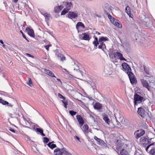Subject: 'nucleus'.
I'll return each mask as SVG.
<instances>
[{
  "instance_id": "nucleus-45",
  "label": "nucleus",
  "mask_w": 155,
  "mask_h": 155,
  "mask_svg": "<svg viewBox=\"0 0 155 155\" xmlns=\"http://www.w3.org/2000/svg\"><path fill=\"white\" fill-rule=\"evenodd\" d=\"M25 55L26 56H28V57H31L33 58H34V57L33 56L29 54L28 53H26L25 54Z\"/></svg>"
},
{
  "instance_id": "nucleus-11",
  "label": "nucleus",
  "mask_w": 155,
  "mask_h": 155,
  "mask_svg": "<svg viewBox=\"0 0 155 155\" xmlns=\"http://www.w3.org/2000/svg\"><path fill=\"white\" fill-rule=\"evenodd\" d=\"M114 115L115 118L116 119L117 118L119 119V120L121 122L122 120L123 117L120 115L119 111L117 109H114Z\"/></svg>"
},
{
  "instance_id": "nucleus-37",
  "label": "nucleus",
  "mask_w": 155,
  "mask_h": 155,
  "mask_svg": "<svg viewBox=\"0 0 155 155\" xmlns=\"http://www.w3.org/2000/svg\"><path fill=\"white\" fill-rule=\"evenodd\" d=\"M28 82L27 83L28 85L30 87H31L32 86V82L31 81V80L30 78H28Z\"/></svg>"
},
{
  "instance_id": "nucleus-29",
  "label": "nucleus",
  "mask_w": 155,
  "mask_h": 155,
  "mask_svg": "<svg viewBox=\"0 0 155 155\" xmlns=\"http://www.w3.org/2000/svg\"><path fill=\"white\" fill-rule=\"evenodd\" d=\"M88 127L87 125L84 124L83 127V131L84 133H87L88 132Z\"/></svg>"
},
{
  "instance_id": "nucleus-49",
  "label": "nucleus",
  "mask_w": 155,
  "mask_h": 155,
  "mask_svg": "<svg viewBox=\"0 0 155 155\" xmlns=\"http://www.w3.org/2000/svg\"><path fill=\"white\" fill-rule=\"evenodd\" d=\"M116 20L117 19H115L114 18H112V19H111V20L110 21L111 22V23L113 24L114 23V22H116Z\"/></svg>"
},
{
  "instance_id": "nucleus-25",
  "label": "nucleus",
  "mask_w": 155,
  "mask_h": 155,
  "mask_svg": "<svg viewBox=\"0 0 155 155\" xmlns=\"http://www.w3.org/2000/svg\"><path fill=\"white\" fill-rule=\"evenodd\" d=\"M125 12L127 13L130 17L132 18L131 14L130 12V7L128 6H127L125 8Z\"/></svg>"
},
{
  "instance_id": "nucleus-17",
  "label": "nucleus",
  "mask_w": 155,
  "mask_h": 155,
  "mask_svg": "<svg viewBox=\"0 0 155 155\" xmlns=\"http://www.w3.org/2000/svg\"><path fill=\"white\" fill-rule=\"evenodd\" d=\"M114 55L118 57L119 59L121 60L126 61V60L123 56V54L119 52H116L114 53Z\"/></svg>"
},
{
  "instance_id": "nucleus-46",
  "label": "nucleus",
  "mask_w": 155,
  "mask_h": 155,
  "mask_svg": "<svg viewBox=\"0 0 155 155\" xmlns=\"http://www.w3.org/2000/svg\"><path fill=\"white\" fill-rule=\"evenodd\" d=\"M12 113H13L15 115H17L18 114V112L16 110H14Z\"/></svg>"
},
{
  "instance_id": "nucleus-63",
  "label": "nucleus",
  "mask_w": 155,
  "mask_h": 155,
  "mask_svg": "<svg viewBox=\"0 0 155 155\" xmlns=\"http://www.w3.org/2000/svg\"><path fill=\"white\" fill-rule=\"evenodd\" d=\"M14 1L15 2H16L18 1V0H14Z\"/></svg>"
},
{
  "instance_id": "nucleus-7",
  "label": "nucleus",
  "mask_w": 155,
  "mask_h": 155,
  "mask_svg": "<svg viewBox=\"0 0 155 155\" xmlns=\"http://www.w3.org/2000/svg\"><path fill=\"white\" fill-rule=\"evenodd\" d=\"M119 147H122L120 152V155H129L127 151L124 149V148H126L127 147V144L123 145L121 147L120 145H120H118L117 147L119 148H120Z\"/></svg>"
},
{
  "instance_id": "nucleus-2",
  "label": "nucleus",
  "mask_w": 155,
  "mask_h": 155,
  "mask_svg": "<svg viewBox=\"0 0 155 155\" xmlns=\"http://www.w3.org/2000/svg\"><path fill=\"white\" fill-rule=\"evenodd\" d=\"M54 152L56 155H71V153H69L64 147L62 149H56L54 150Z\"/></svg>"
},
{
  "instance_id": "nucleus-4",
  "label": "nucleus",
  "mask_w": 155,
  "mask_h": 155,
  "mask_svg": "<svg viewBox=\"0 0 155 155\" xmlns=\"http://www.w3.org/2000/svg\"><path fill=\"white\" fill-rule=\"evenodd\" d=\"M140 81L143 86L146 88L148 91L150 90V88H153L152 85V84H153V82H150V84H149L147 81L143 79H141Z\"/></svg>"
},
{
  "instance_id": "nucleus-5",
  "label": "nucleus",
  "mask_w": 155,
  "mask_h": 155,
  "mask_svg": "<svg viewBox=\"0 0 155 155\" xmlns=\"http://www.w3.org/2000/svg\"><path fill=\"white\" fill-rule=\"evenodd\" d=\"M122 66L123 68V70L128 74L131 72V69L128 64L126 63H122Z\"/></svg>"
},
{
  "instance_id": "nucleus-41",
  "label": "nucleus",
  "mask_w": 155,
  "mask_h": 155,
  "mask_svg": "<svg viewBox=\"0 0 155 155\" xmlns=\"http://www.w3.org/2000/svg\"><path fill=\"white\" fill-rule=\"evenodd\" d=\"M36 130L37 132L40 133V134L42 133V132H43V130L41 128H36Z\"/></svg>"
},
{
  "instance_id": "nucleus-31",
  "label": "nucleus",
  "mask_w": 155,
  "mask_h": 155,
  "mask_svg": "<svg viewBox=\"0 0 155 155\" xmlns=\"http://www.w3.org/2000/svg\"><path fill=\"white\" fill-rule=\"evenodd\" d=\"M48 146L51 149H53L56 147V146L55 144H52V143H49L48 144Z\"/></svg>"
},
{
  "instance_id": "nucleus-27",
  "label": "nucleus",
  "mask_w": 155,
  "mask_h": 155,
  "mask_svg": "<svg viewBox=\"0 0 155 155\" xmlns=\"http://www.w3.org/2000/svg\"><path fill=\"white\" fill-rule=\"evenodd\" d=\"M113 24L115 26L119 28H121L122 27V25L120 23L118 20H117L116 22H114Z\"/></svg>"
},
{
  "instance_id": "nucleus-21",
  "label": "nucleus",
  "mask_w": 155,
  "mask_h": 155,
  "mask_svg": "<svg viewBox=\"0 0 155 155\" xmlns=\"http://www.w3.org/2000/svg\"><path fill=\"white\" fill-rule=\"evenodd\" d=\"M103 119L104 120L105 122L108 124L109 125L110 122V120L109 119L108 116L105 114L103 115H102Z\"/></svg>"
},
{
  "instance_id": "nucleus-3",
  "label": "nucleus",
  "mask_w": 155,
  "mask_h": 155,
  "mask_svg": "<svg viewBox=\"0 0 155 155\" xmlns=\"http://www.w3.org/2000/svg\"><path fill=\"white\" fill-rule=\"evenodd\" d=\"M143 99V97L140 95L137 94H135L134 97V105H137L138 104L141 103Z\"/></svg>"
},
{
  "instance_id": "nucleus-33",
  "label": "nucleus",
  "mask_w": 155,
  "mask_h": 155,
  "mask_svg": "<svg viewBox=\"0 0 155 155\" xmlns=\"http://www.w3.org/2000/svg\"><path fill=\"white\" fill-rule=\"evenodd\" d=\"M69 10L64 8V10L62 11L61 15H64L66 13H67Z\"/></svg>"
},
{
  "instance_id": "nucleus-60",
  "label": "nucleus",
  "mask_w": 155,
  "mask_h": 155,
  "mask_svg": "<svg viewBox=\"0 0 155 155\" xmlns=\"http://www.w3.org/2000/svg\"><path fill=\"white\" fill-rule=\"evenodd\" d=\"M0 42L2 44H4V42L2 40H0Z\"/></svg>"
},
{
  "instance_id": "nucleus-30",
  "label": "nucleus",
  "mask_w": 155,
  "mask_h": 155,
  "mask_svg": "<svg viewBox=\"0 0 155 155\" xmlns=\"http://www.w3.org/2000/svg\"><path fill=\"white\" fill-rule=\"evenodd\" d=\"M144 70L146 74L149 75V76H147L148 77H150L152 76V75L149 73V71L148 68H146L145 66H144Z\"/></svg>"
},
{
  "instance_id": "nucleus-22",
  "label": "nucleus",
  "mask_w": 155,
  "mask_h": 155,
  "mask_svg": "<svg viewBox=\"0 0 155 155\" xmlns=\"http://www.w3.org/2000/svg\"><path fill=\"white\" fill-rule=\"evenodd\" d=\"M63 7L62 5H60L58 6H55L54 8V12L56 13H58L63 8Z\"/></svg>"
},
{
  "instance_id": "nucleus-36",
  "label": "nucleus",
  "mask_w": 155,
  "mask_h": 155,
  "mask_svg": "<svg viewBox=\"0 0 155 155\" xmlns=\"http://www.w3.org/2000/svg\"><path fill=\"white\" fill-rule=\"evenodd\" d=\"M93 44L94 45V46H95L97 48V45L99 44V41H94L93 42Z\"/></svg>"
},
{
  "instance_id": "nucleus-55",
  "label": "nucleus",
  "mask_w": 155,
  "mask_h": 155,
  "mask_svg": "<svg viewBox=\"0 0 155 155\" xmlns=\"http://www.w3.org/2000/svg\"><path fill=\"white\" fill-rule=\"evenodd\" d=\"M9 130L10 131H12V132H13V133H15V130L14 129H12V128H11L9 129Z\"/></svg>"
},
{
  "instance_id": "nucleus-59",
  "label": "nucleus",
  "mask_w": 155,
  "mask_h": 155,
  "mask_svg": "<svg viewBox=\"0 0 155 155\" xmlns=\"http://www.w3.org/2000/svg\"><path fill=\"white\" fill-rule=\"evenodd\" d=\"M57 79V80L58 81H59L60 83H61V84L62 82H61V81L60 80V79H58V78H57V79Z\"/></svg>"
},
{
  "instance_id": "nucleus-50",
  "label": "nucleus",
  "mask_w": 155,
  "mask_h": 155,
  "mask_svg": "<svg viewBox=\"0 0 155 155\" xmlns=\"http://www.w3.org/2000/svg\"><path fill=\"white\" fill-rule=\"evenodd\" d=\"M102 46L103 47V50L104 48H106V46L103 43H102Z\"/></svg>"
},
{
  "instance_id": "nucleus-39",
  "label": "nucleus",
  "mask_w": 155,
  "mask_h": 155,
  "mask_svg": "<svg viewBox=\"0 0 155 155\" xmlns=\"http://www.w3.org/2000/svg\"><path fill=\"white\" fill-rule=\"evenodd\" d=\"M74 70H76L77 71H78L81 73L80 70L79 69V66L78 64H76L75 65V67H74Z\"/></svg>"
},
{
  "instance_id": "nucleus-42",
  "label": "nucleus",
  "mask_w": 155,
  "mask_h": 155,
  "mask_svg": "<svg viewBox=\"0 0 155 155\" xmlns=\"http://www.w3.org/2000/svg\"><path fill=\"white\" fill-rule=\"evenodd\" d=\"M150 153L153 155H155V149H151L150 151Z\"/></svg>"
},
{
  "instance_id": "nucleus-15",
  "label": "nucleus",
  "mask_w": 155,
  "mask_h": 155,
  "mask_svg": "<svg viewBox=\"0 0 155 155\" xmlns=\"http://www.w3.org/2000/svg\"><path fill=\"white\" fill-rule=\"evenodd\" d=\"M26 30L28 32V34L32 37H34L35 34L33 30L30 27H27Z\"/></svg>"
},
{
  "instance_id": "nucleus-12",
  "label": "nucleus",
  "mask_w": 155,
  "mask_h": 155,
  "mask_svg": "<svg viewBox=\"0 0 155 155\" xmlns=\"http://www.w3.org/2000/svg\"><path fill=\"white\" fill-rule=\"evenodd\" d=\"M140 143L143 145V146L146 147V145L149 143V141L146 138L144 137H141L140 139Z\"/></svg>"
},
{
  "instance_id": "nucleus-28",
  "label": "nucleus",
  "mask_w": 155,
  "mask_h": 155,
  "mask_svg": "<svg viewBox=\"0 0 155 155\" xmlns=\"http://www.w3.org/2000/svg\"><path fill=\"white\" fill-rule=\"evenodd\" d=\"M108 38L107 37H101L99 38V43H103L102 42L103 41H108Z\"/></svg>"
},
{
  "instance_id": "nucleus-57",
  "label": "nucleus",
  "mask_w": 155,
  "mask_h": 155,
  "mask_svg": "<svg viewBox=\"0 0 155 155\" xmlns=\"http://www.w3.org/2000/svg\"><path fill=\"white\" fill-rule=\"evenodd\" d=\"M59 94L61 96V97H60L63 99L64 100L65 98L62 95L60 94L59 93L58 94Z\"/></svg>"
},
{
  "instance_id": "nucleus-20",
  "label": "nucleus",
  "mask_w": 155,
  "mask_h": 155,
  "mask_svg": "<svg viewBox=\"0 0 155 155\" xmlns=\"http://www.w3.org/2000/svg\"><path fill=\"white\" fill-rule=\"evenodd\" d=\"M83 35L82 39L85 40H87L89 41L90 39L89 35L86 33H84L82 34Z\"/></svg>"
},
{
  "instance_id": "nucleus-8",
  "label": "nucleus",
  "mask_w": 155,
  "mask_h": 155,
  "mask_svg": "<svg viewBox=\"0 0 155 155\" xmlns=\"http://www.w3.org/2000/svg\"><path fill=\"white\" fill-rule=\"evenodd\" d=\"M67 16L70 19L75 18L78 17V13L77 12H69Z\"/></svg>"
},
{
  "instance_id": "nucleus-43",
  "label": "nucleus",
  "mask_w": 155,
  "mask_h": 155,
  "mask_svg": "<svg viewBox=\"0 0 155 155\" xmlns=\"http://www.w3.org/2000/svg\"><path fill=\"white\" fill-rule=\"evenodd\" d=\"M62 101L64 104V107L66 108L67 105H68V102L66 101Z\"/></svg>"
},
{
  "instance_id": "nucleus-51",
  "label": "nucleus",
  "mask_w": 155,
  "mask_h": 155,
  "mask_svg": "<svg viewBox=\"0 0 155 155\" xmlns=\"http://www.w3.org/2000/svg\"><path fill=\"white\" fill-rule=\"evenodd\" d=\"M94 17L96 18L97 17L98 18H101V17L99 15H98L97 14H96L94 15Z\"/></svg>"
},
{
  "instance_id": "nucleus-26",
  "label": "nucleus",
  "mask_w": 155,
  "mask_h": 155,
  "mask_svg": "<svg viewBox=\"0 0 155 155\" xmlns=\"http://www.w3.org/2000/svg\"><path fill=\"white\" fill-rule=\"evenodd\" d=\"M57 55L58 59H60L61 61H63L65 60V57L63 54L58 53V54H57Z\"/></svg>"
},
{
  "instance_id": "nucleus-40",
  "label": "nucleus",
  "mask_w": 155,
  "mask_h": 155,
  "mask_svg": "<svg viewBox=\"0 0 155 155\" xmlns=\"http://www.w3.org/2000/svg\"><path fill=\"white\" fill-rule=\"evenodd\" d=\"M155 143V142L149 144L146 148V150L147 151L148 148L151 146L153 145Z\"/></svg>"
},
{
  "instance_id": "nucleus-53",
  "label": "nucleus",
  "mask_w": 155,
  "mask_h": 155,
  "mask_svg": "<svg viewBox=\"0 0 155 155\" xmlns=\"http://www.w3.org/2000/svg\"><path fill=\"white\" fill-rule=\"evenodd\" d=\"M74 137V138H76L77 140H78V141L80 142V138L78 137L77 136H75Z\"/></svg>"
},
{
  "instance_id": "nucleus-56",
  "label": "nucleus",
  "mask_w": 155,
  "mask_h": 155,
  "mask_svg": "<svg viewBox=\"0 0 155 155\" xmlns=\"http://www.w3.org/2000/svg\"><path fill=\"white\" fill-rule=\"evenodd\" d=\"M94 38L95 40L94 41H98V38L97 37H96L95 36H94Z\"/></svg>"
},
{
  "instance_id": "nucleus-64",
  "label": "nucleus",
  "mask_w": 155,
  "mask_h": 155,
  "mask_svg": "<svg viewBox=\"0 0 155 155\" xmlns=\"http://www.w3.org/2000/svg\"><path fill=\"white\" fill-rule=\"evenodd\" d=\"M4 48H5V45H3V46H2Z\"/></svg>"
},
{
  "instance_id": "nucleus-32",
  "label": "nucleus",
  "mask_w": 155,
  "mask_h": 155,
  "mask_svg": "<svg viewBox=\"0 0 155 155\" xmlns=\"http://www.w3.org/2000/svg\"><path fill=\"white\" fill-rule=\"evenodd\" d=\"M0 103H1L4 105H6V104H8V102L3 100L1 97H0Z\"/></svg>"
},
{
  "instance_id": "nucleus-38",
  "label": "nucleus",
  "mask_w": 155,
  "mask_h": 155,
  "mask_svg": "<svg viewBox=\"0 0 155 155\" xmlns=\"http://www.w3.org/2000/svg\"><path fill=\"white\" fill-rule=\"evenodd\" d=\"M43 141L44 143H47L49 141V140L48 138L45 137L43 138Z\"/></svg>"
},
{
  "instance_id": "nucleus-54",
  "label": "nucleus",
  "mask_w": 155,
  "mask_h": 155,
  "mask_svg": "<svg viewBox=\"0 0 155 155\" xmlns=\"http://www.w3.org/2000/svg\"><path fill=\"white\" fill-rule=\"evenodd\" d=\"M6 105H7L8 106H9V107H13V105H12L11 104L9 103L8 102V104H6Z\"/></svg>"
},
{
  "instance_id": "nucleus-6",
  "label": "nucleus",
  "mask_w": 155,
  "mask_h": 155,
  "mask_svg": "<svg viewBox=\"0 0 155 155\" xmlns=\"http://www.w3.org/2000/svg\"><path fill=\"white\" fill-rule=\"evenodd\" d=\"M145 133L144 130L143 129H140L137 130L135 132L134 134L137 139H138L141 136L143 135Z\"/></svg>"
},
{
  "instance_id": "nucleus-16",
  "label": "nucleus",
  "mask_w": 155,
  "mask_h": 155,
  "mask_svg": "<svg viewBox=\"0 0 155 155\" xmlns=\"http://www.w3.org/2000/svg\"><path fill=\"white\" fill-rule=\"evenodd\" d=\"M76 118L79 123V125L80 127H81L84 123L83 120L81 116L80 115H77L76 116Z\"/></svg>"
},
{
  "instance_id": "nucleus-10",
  "label": "nucleus",
  "mask_w": 155,
  "mask_h": 155,
  "mask_svg": "<svg viewBox=\"0 0 155 155\" xmlns=\"http://www.w3.org/2000/svg\"><path fill=\"white\" fill-rule=\"evenodd\" d=\"M94 139L97 141L98 144L101 146H103L104 147H107L106 144L101 139L98 138L96 136H94Z\"/></svg>"
},
{
  "instance_id": "nucleus-48",
  "label": "nucleus",
  "mask_w": 155,
  "mask_h": 155,
  "mask_svg": "<svg viewBox=\"0 0 155 155\" xmlns=\"http://www.w3.org/2000/svg\"><path fill=\"white\" fill-rule=\"evenodd\" d=\"M100 45H99L98 46V48L99 49H101L103 50V47L102 46V43H100Z\"/></svg>"
},
{
  "instance_id": "nucleus-14",
  "label": "nucleus",
  "mask_w": 155,
  "mask_h": 155,
  "mask_svg": "<svg viewBox=\"0 0 155 155\" xmlns=\"http://www.w3.org/2000/svg\"><path fill=\"white\" fill-rule=\"evenodd\" d=\"M111 9L112 7L108 4H106L105 5L104 12L106 14H108L110 12H111Z\"/></svg>"
},
{
  "instance_id": "nucleus-58",
  "label": "nucleus",
  "mask_w": 155,
  "mask_h": 155,
  "mask_svg": "<svg viewBox=\"0 0 155 155\" xmlns=\"http://www.w3.org/2000/svg\"><path fill=\"white\" fill-rule=\"evenodd\" d=\"M90 117L92 118V119L94 120V122H95L96 121L95 120L94 117L93 116L91 115Z\"/></svg>"
},
{
  "instance_id": "nucleus-13",
  "label": "nucleus",
  "mask_w": 155,
  "mask_h": 155,
  "mask_svg": "<svg viewBox=\"0 0 155 155\" xmlns=\"http://www.w3.org/2000/svg\"><path fill=\"white\" fill-rule=\"evenodd\" d=\"M137 113L142 117L144 118L145 117V114L144 109L141 107L138 108Z\"/></svg>"
},
{
  "instance_id": "nucleus-52",
  "label": "nucleus",
  "mask_w": 155,
  "mask_h": 155,
  "mask_svg": "<svg viewBox=\"0 0 155 155\" xmlns=\"http://www.w3.org/2000/svg\"><path fill=\"white\" fill-rule=\"evenodd\" d=\"M108 18L110 19V21H111V19H112V18H114L113 17H112L111 16V15H108Z\"/></svg>"
},
{
  "instance_id": "nucleus-34",
  "label": "nucleus",
  "mask_w": 155,
  "mask_h": 155,
  "mask_svg": "<svg viewBox=\"0 0 155 155\" xmlns=\"http://www.w3.org/2000/svg\"><path fill=\"white\" fill-rule=\"evenodd\" d=\"M43 15L44 16L45 19L49 20L50 17V15L47 13H45Z\"/></svg>"
},
{
  "instance_id": "nucleus-47",
  "label": "nucleus",
  "mask_w": 155,
  "mask_h": 155,
  "mask_svg": "<svg viewBox=\"0 0 155 155\" xmlns=\"http://www.w3.org/2000/svg\"><path fill=\"white\" fill-rule=\"evenodd\" d=\"M51 46V45H45V46L44 47H45V48L47 50V51H48L49 50V47Z\"/></svg>"
},
{
  "instance_id": "nucleus-62",
  "label": "nucleus",
  "mask_w": 155,
  "mask_h": 155,
  "mask_svg": "<svg viewBox=\"0 0 155 155\" xmlns=\"http://www.w3.org/2000/svg\"><path fill=\"white\" fill-rule=\"evenodd\" d=\"M63 69L66 72H67L68 73V71L66 70L65 68H63Z\"/></svg>"
},
{
  "instance_id": "nucleus-19",
  "label": "nucleus",
  "mask_w": 155,
  "mask_h": 155,
  "mask_svg": "<svg viewBox=\"0 0 155 155\" xmlns=\"http://www.w3.org/2000/svg\"><path fill=\"white\" fill-rule=\"evenodd\" d=\"M44 71L45 72L46 74L49 76L52 77L56 78V77L54 75V74L50 70L45 69H44Z\"/></svg>"
},
{
  "instance_id": "nucleus-9",
  "label": "nucleus",
  "mask_w": 155,
  "mask_h": 155,
  "mask_svg": "<svg viewBox=\"0 0 155 155\" xmlns=\"http://www.w3.org/2000/svg\"><path fill=\"white\" fill-rule=\"evenodd\" d=\"M131 83L132 84H135L136 83V79L134 78V74L132 72H130L128 74Z\"/></svg>"
},
{
  "instance_id": "nucleus-61",
  "label": "nucleus",
  "mask_w": 155,
  "mask_h": 155,
  "mask_svg": "<svg viewBox=\"0 0 155 155\" xmlns=\"http://www.w3.org/2000/svg\"><path fill=\"white\" fill-rule=\"evenodd\" d=\"M41 134L43 136H45V134L43 133V132H42V133H41Z\"/></svg>"
},
{
  "instance_id": "nucleus-18",
  "label": "nucleus",
  "mask_w": 155,
  "mask_h": 155,
  "mask_svg": "<svg viewBox=\"0 0 155 155\" xmlns=\"http://www.w3.org/2000/svg\"><path fill=\"white\" fill-rule=\"evenodd\" d=\"M80 28H85V26L81 22H79L77 23L76 25V28L78 31Z\"/></svg>"
},
{
  "instance_id": "nucleus-24",
  "label": "nucleus",
  "mask_w": 155,
  "mask_h": 155,
  "mask_svg": "<svg viewBox=\"0 0 155 155\" xmlns=\"http://www.w3.org/2000/svg\"><path fill=\"white\" fill-rule=\"evenodd\" d=\"M66 7L65 8L66 9L69 10L71 9V7L72 6L71 3V2H65L64 4Z\"/></svg>"
},
{
  "instance_id": "nucleus-1",
  "label": "nucleus",
  "mask_w": 155,
  "mask_h": 155,
  "mask_svg": "<svg viewBox=\"0 0 155 155\" xmlns=\"http://www.w3.org/2000/svg\"><path fill=\"white\" fill-rule=\"evenodd\" d=\"M142 23L145 26L148 27H151L152 24L150 21V19L148 17H146L145 15L142 14L141 15Z\"/></svg>"
},
{
  "instance_id": "nucleus-44",
  "label": "nucleus",
  "mask_w": 155,
  "mask_h": 155,
  "mask_svg": "<svg viewBox=\"0 0 155 155\" xmlns=\"http://www.w3.org/2000/svg\"><path fill=\"white\" fill-rule=\"evenodd\" d=\"M20 32H21V33L22 34V36L23 37L25 38L26 40H27V41L29 42V41L27 39V38H26V36H25L24 35V34L23 32L22 31H20Z\"/></svg>"
},
{
  "instance_id": "nucleus-23",
  "label": "nucleus",
  "mask_w": 155,
  "mask_h": 155,
  "mask_svg": "<svg viewBox=\"0 0 155 155\" xmlns=\"http://www.w3.org/2000/svg\"><path fill=\"white\" fill-rule=\"evenodd\" d=\"M95 109L97 110H100L102 107V105L99 102L96 103L94 106Z\"/></svg>"
},
{
  "instance_id": "nucleus-35",
  "label": "nucleus",
  "mask_w": 155,
  "mask_h": 155,
  "mask_svg": "<svg viewBox=\"0 0 155 155\" xmlns=\"http://www.w3.org/2000/svg\"><path fill=\"white\" fill-rule=\"evenodd\" d=\"M69 113L72 116H74L75 115L77 114V112H76L71 110H69Z\"/></svg>"
}]
</instances>
